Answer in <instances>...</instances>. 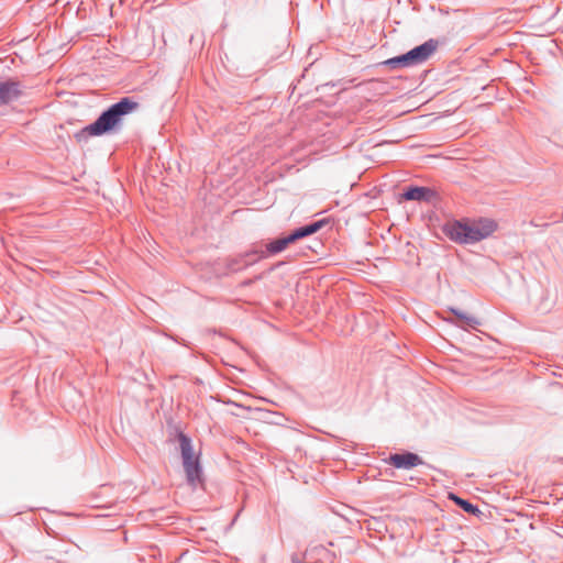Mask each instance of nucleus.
I'll return each mask as SVG.
<instances>
[{"label":"nucleus","mask_w":563,"mask_h":563,"mask_svg":"<svg viewBox=\"0 0 563 563\" xmlns=\"http://www.w3.org/2000/svg\"><path fill=\"white\" fill-rule=\"evenodd\" d=\"M497 229V223L488 218L474 221L468 219L455 220L443 225V233L459 244H474L490 236Z\"/></svg>","instance_id":"f257e3e1"},{"label":"nucleus","mask_w":563,"mask_h":563,"mask_svg":"<svg viewBox=\"0 0 563 563\" xmlns=\"http://www.w3.org/2000/svg\"><path fill=\"white\" fill-rule=\"evenodd\" d=\"M140 107L132 98L124 97L104 110L97 120L85 126L78 136H100L120 128L125 115L132 113Z\"/></svg>","instance_id":"f03ea898"},{"label":"nucleus","mask_w":563,"mask_h":563,"mask_svg":"<svg viewBox=\"0 0 563 563\" xmlns=\"http://www.w3.org/2000/svg\"><path fill=\"white\" fill-rule=\"evenodd\" d=\"M438 46V40L430 38L406 52L405 54H400L382 62L380 65L387 67L390 70L413 67L428 60L429 57L437 51Z\"/></svg>","instance_id":"7ed1b4c3"},{"label":"nucleus","mask_w":563,"mask_h":563,"mask_svg":"<svg viewBox=\"0 0 563 563\" xmlns=\"http://www.w3.org/2000/svg\"><path fill=\"white\" fill-rule=\"evenodd\" d=\"M287 247L288 246L286 245L283 236L273 239L265 244V251L254 250L246 252L239 257L227 260L224 263L227 271L222 272V274L240 272L255 264L260 258H264L267 255L278 254L285 251Z\"/></svg>","instance_id":"20e7f679"},{"label":"nucleus","mask_w":563,"mask_h":563,"mask_svg":"<svg viewBox=\"0 0 563 563\" xmlns=\"http://www.w3.org/2000/svg\"><path fill=\"white\" fill-rule=\"evenodd\" d=\"M176 439L179 443V450L187 482L194 488L202 484V467L199 455L194 451L191 439L183 432H177Z\"/></svg>","instance_id":"39448f33"},{"label":"nucleus","mask_w":563,"mask_h":563,"mask_svg":"<svg viewBox=\"0 0 563 563\" xmlns=\"http://www.w3.org/2000/svg\"><path fill=\"white\" fill-rule=\"evenodd\" d=\"M388 465H391L398 470H411L418 465L426 464L422 457L410 451H401L397 453H391L385 460Z\"/></svg>","instance_id":"423d86ee"},{"label":"nucleus","mask_w":563,"mask_h":563,"mask_svg":"<svg viewBox=\"0 0 563 563\" xmlns=\"http://www.w3.org/2000/svg\"><path fill=\"white\" fill-rule=\"evenodd\" d=\"M401 198L408 201L431 202L437 198V192L423 186H408L401 194Z\"/></svg>","instance_id":"0eeeda50"},{"label":"nucleus","mask_w":563,"mask_h":563,"mask_svg":"<svg viewBox=\"0 0 563 563\" xmlns=\"http://www.w3.org/2000/svg\"><path fill=\"white\" fill-rule=\"evenodd\" d=\"M21 85L15 80H0V104L9 103L21 95Z\"/></svg>","instance_id":"6e6552de"},{"label":"nucleus","mask_w":563,"mask_h":563,"mask_svg":"<svg viewBox=\"0 0 563 563\" xmlns=\"http://www.w3.org/2000/svg\"><path fill=\"white\" fill-rule=\"evenodd\" d=\"M328 223H329V220L324 218V219L309 222L299 228H296L294 231L296 232V236L298 238V240H301V239H305L307 236H310V235L317 233L323 227H325Z\"/></svg>","instance_id":"1a4fd4ad"},{"label":"nucleus","mask_w":563,"mask_h":563,"mask_svg":"<svg viewBox=\"0 0 563 563\" xmlns=\"http://www.w3.org/2000/svg\"><path fill=\"white\" fill-rule=\"evenodd\" d=\"M251 409L249 407H244L242 405H239L233 401L223 402V408L217 409V412L220 413H229L235 417H246V412H249Z\"/></svg>","instance_id":"9d476101"},{"label":"nucleus","mask_w":563,"mask_h":563,"mask_svg":"<svg viewBox=\"0 0 563 563\" xmlns=\"http://www.w3.org/2000/svg\"><path fill=\"white\" fill-rule=\"evenodd\" d=\"M450 499L452 501H454V504L456 506H459L462 510H464L465 512H467L470 515L477 516L478 514H481V510L478 509V507L476 505L472 504L467 499H464L453 493L450 494Z\"/></svg>","instance_id":"9b49d317"},{"label":"nucleus","mask_w":563,"mask_h":563,"mask_svg":"<svg viewBox=\"0 0 563 563\" xmlns=\"http://www.w3.org/2000/svg\"><path fill=\"white\" fill-rule=\"evenodd\" d=\"M451 312L459 320V324L461 327H468L472 329H476L477 325L481 324V322L475 317L467 316L466 313L460 311L459 309L451 308Z\"/></svg>","instance_id":"f8f14e48"},{"label":"nucleus","mask_w":563,"mask_h":563,"mask_svg":"<svg viewBox=\"0 0 563 563\" xmlns=\"http://www.w3.org/2000/svg\"><path fill=\"white\" fill-rule=\"evenodd\" d=\"M282 236L284 238L287 246L299 241L298 238L296 236V232L294 230L290 233H288L286 235H282Z\"/></svg>","instance_id":"ddd939ff"},{"label":"nucleus","mask_w":563,"mask_h":563,"mask_svg":"<svg viewBox=\"0 0 563 563\" xmlns=\"http://www.w3.org/2000/svg\"><path fill=\"white\" fill-rule=\"evenodd\" d=\"M261 278H262V275H257V276H255V278H254V279H245V280L242 283V285H243V286H251V285L254 283V280H258V279H261Z\"/></svg>","instance_id":"4468645a"},{"label":"nucleus","mask_w":563,"mask_h":563,"mask_svg":"<svg viewBox=\"0 0 563 563\" xmlns=\"http://www.w3.org/2000/svg\"><path fill=\"white\" fill-rule=\"evenodd\" d=\"M238 518V514H234L230 520V523L228 526H224V531L227 532L235 522Z\"/></svg>","instance_id":"2eb2a0df"},{"label":"nucleus","mask_w":563,"mask_h":563,"mask_svg":"<svg viewBox=\"0 0 563 563\" xmlns=\"http://www.w3.org/2000/svg\"><path fill=\"white\" fill-rule=\"evenodd\" d=\"M221 265V262L213 263V274H220Z\"/></svg>","instance_id":"dca6fc26"},{"label":"nucleus","mask_w":563,"mask_h":563,"mask_svg":"<svg viewBox=\"0 0 563 563\" xmlns=\"http://www.w3.org/2000/svg\"><path fill=\"white\" fill-rule=\"evenodd\" d=\"M212 400H216V401H218V402H220V401H221V399H220V398H218V397H216V396H213V397H212Z\"/></svg>","instance_id":"f3484780"}]
</instances>
